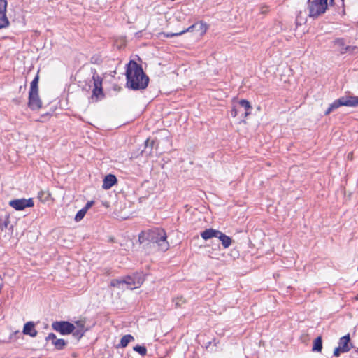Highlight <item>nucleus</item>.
<instances>
[{"instance_id": "24", "label": "nucleus", "mask_w": 358, "mask_h": 358, "mask_svg": "<svg viewBox=\"0 0 358 358\" xmlns=\"http://www.w3.org/2000/svg\"><path fill=\"white\" fill-rule=\"evenodd\" d=\"M133 349L134 351L138 352L142 356L145 355L147 353V349L144 346L136 345Z\"/></svg>"}, {"instance_id": "16", "label": "nucleus", "mask_w": 358, "mask_h": 358, "mask_svg": "<svg viewBox=\"0 0 358 358\" xmlns=\"http://www.w3.org/2000/svg\"><path fill=\"white\" fill-rule=\"evenodd\" d=\"M218 238L224 247V248H228L232 243V239L231 237L227 236L222 231L220 232V234L218 235Z\"/></svg>"}, {"instance_id": "3", "label": "nucleus", "mask_w": 358, "mask_h": 358, "mask_svg": "<svg viewBox=\"0 0 358 358\" xmlns=\"http://www.w3.org/2000/svg\"><path fill=\"white\" fill-rule=\"evenodd\" d=\"M144 282V278L140 274L127 275L122 278L113 279L110 282V286L120 289H134L139 287Z\"/></svg>"}, {"instance_id": "38", "label": "nucleus", "mask_w": 358, "mask_h": 358, "mask_svg": "<svg viewBox=\"0 0 358 358\" xmlns=\"http://www.w3.org/2000/svg\"><path fill=\"white\" fill-rule=\"evenodd\" d=\"M331 1H332L333 0H331ZM341 1H343V0H341Z\"/></svg>"}, {"instance_id": "4", "label": "nucleus", "mask_w": 358, "mask_h": 358, "mask_svg": "<svg viewBox=\"0 0 358 358\" xmlns=\"http://www.w3.org/2000/svg\"><path fill=\"white\" fill-rule=\"evenodd\" d=\"M327 0H308L309 16L317 17L327 9Z\"/></svg>"}, {"instance_id": "2", "label": "nucleus", "mask_w": 358, "mask_h": 358, "mask_svg": "<svg viewBox=\"0 0 358 358\" xmlns=\"http://www.w3.org/2000/svg\"><path fill=\"white\" fill-rule=\"evenodd\" d=\"M138 240L142 243L145 241L157 243L159 250L166 251L169 248L165 231L162 228H154L142 231L138 236Z\"/></svg>"}, {"instance_id": "11", "label": "nucleus", "mask_w": 358, "mask_h": 358, "mask_svg": "<svg viewBox=\"0 0 358 358\" xmlns=\"http://www.w3.org/2000/svg\"><path fill=\"white\" fill-rule=\"evenodd\" d=\"M74 328L75 329L72 331L73 336L77 339L81 338L86 331V329H85V322L83 321L76 322Z\"/></svg>"}, {"instance_id": "18", "label": "nucleus", "mask_w": 358, "mask_h": 358, "mask_svg": "<svg viewBox=\"0 0 358 358\" xmlns=\"http://www.w3.org/2000/svg\"><path fill=\"white\" fill-rule=\"evenodd\" d=\"M134 340V338L131 334L124 335V336L122 337V338L120 340V343L118 345V347L125 348L127 346L129 343H130L131 341H133Z\"/></svg>"}, {"instance_id": "15", "label": "nucleus", "mask_w": 358, "mask_h": 358, "mask_svg": "<svg viewBox=\"0 0 358 358\" xmlns=\"http://www.w3.org/2000/svg\"><path fill=\"white\" fill-rule=\"evenodd\" d=\"M116 177L113 174H108L104 178L102 187L104 189H109L116 183Z\"/></svg>"}, {"instance_id": "35", "label": "nucleus", "mask_w": 358, "mask_h": 358, "mask_svg": "<svg viewBox=\"0 0 358 358\" xmlns=\"http://www.w3.org/2000/svg\"><path fill=\"white\" fill-rule=\"evenodd\" d=\"M150 143V146L152 147L153 144H154V141H152L150 142L149 139H147L146 141H145L146 146H148Z\"/></svg>"}, {"instance_id": "26", "label": "nucleus", "mask_w": 358, "mask_h": 358, "mask_svg": "<svg viewBox=\"0 0 358 358\" xmlns=\"http://www.w3.org/2000/svg\"><path fill=\"white\" fill-rule=\"evenodd\" d=\"M159 34L161 36H164L166 38H171V37H173V36H181L182 33H180V31L178 32V33H172V32L165 33V32H162V33H160Z\"/></svg>"}, {"instance_id": "8", "label": "nucleus", "mask_w": 358, "mask_h": 358, "mask_svg": "<svg viewBox=\"0 0 358 358\" xmlns=\"http://www.w3.org/2000/svg\"><path fill=\"white\" fill-rule=\"evenodd\" d=\"M9 205L16 210H22L27 207L34 206V201L32 199H20L11 200Z\"/></svg>"}, {"instance_id": "28", "label": "nucleus", "mask_w": 358, "mask_h": 358, "mask_svg": "<svg viewBox=\"0 0 358 358\" xmlns=\"http://www.w3.org/2000/svg\"><path fill=\"white\" fill-rule=\"evenodd\" d=\"M198 25H199L200 30L201 33H205L207 30V25L206 23H203V22H200L198 23Z\"/></svg>"}, {"instance_id": "31", "label": "nucleus", "mask_w": 358, "mask_h": 358, "mask_svg": "<svg viewBox=\"0 0 358 358\" xmlns=\"http://www.w3.org/2000/svg\"><path fill=\"white\" fill-rule=\"evenodd\" d=\"M93 204H94V201H87L85 206L83 208L85 209L86 212H87V210L92 206Z\"/></svg>"}, {"instance_id": "13", "label": "nucleus", "mask_w": 358, "mask_h": 358, "mask_svg": "<svg viewBox=\"0 0 358 358\" xmlns=\"http://www.w3.org/2000/svg\"><path fill=\"white\" fill-rule=\"evenodd\" d=\"M23 334L25 335H29L31 337H36L37 336V331L35 329V324L34 322H27L24 325Z\"/></svg>"}, {"instance_id": "17", "label": "nucleus", "mask_w": 358, "mask_h": 358, "mask_svg": "<svg viewBox=\"0 0 358 358\" xmlns=\"http://www.w3.org/2000/svg\"><path fill=\"white\" fill-rule=\"evenodd\" d=\"M239 105L241 107L245 109V114L244 117H247L248 115L251 113L252 107L250 106V103L249 101H248L245 99H241L239 101Z\"/></svg>"}, {"instance_id": "30", "label": "nucleus", "mask_w": 358, "mask_h": 358, "mask_svg": "<svg viewBox=\"0 0 358 358\" xmlns=\"http://www.w3.org/2000/svg\"><path fill=\"white\" fill-rule=\"evenodd\" d=\"M341 353H343V350L338 346L337 348H335L334 351V355L335 357H338L341 355Z\"/></svg>"}, {"instance_id": "5", "label": "nucleus", "mask_w": 358, "mask_h": 358, "mask_svg": "<svg viewBox=\"0 0 358 358\" xmlns=\"http://www.w3.org/2000/svg\"><path fill=\"white\" fill-rule=\"evenodd\" d=\"M358 106V97L342 96L335 100L325 111V115H329L340 106Z\"/></svg>"}, {"instance_id": "21", "label": "nucleus", "mask_w": 358, "mask_h": 358, "mask_svg": "<svg viewBox=\"0 0 358 358\" xmlns=\"http://www.w3.org/2000/svg\"><path fill=\"white\" fill-rule=\"evenodd\" d=\"M52 344L56 349L62 350L66 346V342L64 339L57 338Z\"/></svg>"}, {"instance_id": "37", "label": "nucleus", "mask_w": 358, "mask_h": 358, "mask_svg": "<svg viewBox=\"0 0 358 358\" xmlns=\"http://www.w3.org/2000/svg\"><path fill=\"white\" fill-rule=\"evenodd\" d=\"M4 226H5L6 228L7 227V222H6L4 224Z\"/></svg>"}, {"instance_id": "32", "label": "nucleus", "mask_w": 358, "mask_h": 358, "mask_svg": "<svg viewBox=\"0 0 358 358\" xmlns=\"http://www.w3.org/2000/svg\"><path fill=\"white\" fill-rule=\"evenodd\" d=\"M231 115L235 117L238 115V110L236 108H233L231 110Z\"/></svg>"}, {"instance_id": "12", "label": "nucleus", "mask_w": 358, "mask_h": 358, "mask_svg": "<svg viewBox=\"0 0 358 358\" xmlns=\"http://www.w3.org/2000/svg\"><path fill=\"white\" fill-rule=\"evenodd\" d=\"M350 335L347 334L339 339L338 347L343 350V352H348L352 347L350 343Z\"/></svg>"}, {"instance_id": "14", "label": "nucleus", "mask_w": 358, "mask_h": 358, "mask_svg": "<svg viewBox=\"0 0 358 358\" xmlns=\"http://www.w3.org/2000/svg\"><path fill=\"white\" fill-rule=\"evenodd\" d=\"M220 231L214 229H207L201 232V236L204 240H208L212 238H217Z\"/></svg>"}, {"instance_id": "19", "label": "nucleus", "mask_w": 358, "mask_h": 358, "mask_svg": "<svg viewBox=\"0 0 358 358\" xmlns=\"http://www.w3.org/2000/svg\"><path fill=\"white\" fill-rule=\"evenodd\" d=\"M322 349V338L320 336H319L315 339V341L313 342L312 350L316 351V352H321Z\"/></svg>"}, {"instance_id": "36", "label": "nucleus", "mask_w": 358, "mask_h": 358, "mask_svg": "<svg viewBox=\"0 0 358 358\" xmlns=\"http://www.w3.org/2000/svg\"><path fill=\"white\" fill-rule=\"evenodd\" d=\"M3 284H0V291L1 290V289L3 288Z\"/></svg>"}, {"instance_id": "39", "label": "nucleus", "mask_w": 358, "mask_h": 358, "mask_svg": "<svg viewBox=\"0 0 358 358\" xmlns=\"http://www.w3.org/2000/svg\"><path fill=\"white\" fill-rule=\"evenodd\" d=\"M357 351H358V348H357Z\"/></svg>"}, {"instance_id": "22", "label": "nucleus", "mask_w": 358, "mask_h": 358, "mask_svg": "<svg viewBox=\"0 0 358 358\" xmlns=\"http://www.w3.org/2000/svg\"><path fill=\"white\" fill-rule=\"evenodd\" d=\"M50 196V194L48 193V192H44V191H41L39 193H38V199L42 201L43 202H45L47 201L49 198Z\"/></svg>"}, {"instance_id": "27", "label": "nucleus", "mask_w": 358, "mask_h": 358, "mask_svg": "<svg viewBox=\"0 0 358 358\" xmlns=\"http://www.w3.org/2000/svg\"><path fill=\"white\" fill-rule=\"evenodd\" d=\"M198 25V23H196L194 24H192L191 25L190 27H189L188 28L182 30L180 31V33H182V35L186 32H190V31H192L194 30V29Z\"/></svg>"}, {"instance_id": "9", "label": "nucleus", "mask_w": 358, "mask_h": 358, "mask_svg": "<svg viewBox=\"0 0 358 358\" xmlns=\"http://www.w3.org/2000/svg\"><path fill=\"white\" fill-rule=\"evenodd\" d=\"M28 106L32 110H37L41 108L42 101L39 97L38 92H29Z\"/></svg>"}, {"instance_id": "34", "label": "nucleus", "mask_w": 358, "mask_h": 358, "mask_svg": "<svg viewBox=\"0 0 358 358\" xmlns=\"http://www.w3.org/2000/svg\"><path fill=\"white\" fill-rule=\"evenodd\" d=\"M335 43L336 44H338L339 45H344V43H343V40L342 38H338L335 41Z\"/></svg>"}, {"instance_id": "6", "label": "nucleus", "mask_w": 358, "mask_h": 358, "mask_svg": "<svg viewBox=\"0 0 358 358\" xmlns=\"http://www.w3.org/2000/svg\"><path fill=\"white\" fill-rule=\"evenodd\" d=\"M52 328L62 335L69 334L75 329L73 324L66 321L54 322Z\"/></svg>"}, {"instance_id": "1", "label": "nucleus", "mask_w": 358, "mask_h": 358, "mask_svg": "<svg viewBox=\"0 0 358 358\" xmlns=\"http://www.w3.org/2000/svg\"><path fill=\"white\" fill-rule=\"evenodd\" d=\"M128 88L134 90H144L147 87L149 78L145 74L141 66L134 61H130L126 71Z\"/></svg>"}, {"instance_id": "33", "label": "nucleus", "mask_w": 358, "mask_h": 358, "mask_svg": "<svg viewBox=\"0 0 358 358\" xmlns=\"http://www.w3.org/2000/svg\"><path fill=\"white\" fill-rule=\"evenodd\" d=\"M268 7L267 6H262L260 8V12L262 13V14H264V13H266L268 12Z\"/></svg>"}, {"instance_id": "29", "label": "nucleus", "mask_w": 358, "mask_h": 358, "mask_svg": "<svg viewBox=\"0 0 358 358\" xmlns=\"http://www.w3.org/2000/svg\"><path fill=\"white\" fill-rule=\"evenodd\" d=\"M57 339V337L55 334L50 333L48 336L46 337V341H51L52 343Z\"/></svg>"}, {"instance_id": "20", "label": "nucleus", "mask_w": 358, "mask_h": 358, "mask_svg": "<svg viewBox=\"0 0 358 358\" xmlns=\"http://www.w3.org/2000/svg\"><path fill=\"white\" fill-rule=\"evenodd\" d=\"M38 80L39 76L38 75H36L31 83L29 92H38Z\"/></svg>"}, {"instance_id": "10", "label": "nucleus", "mask_w": 358, "mask_h": 358, "mask_svg": "<svg viewBox=\"0 0 358 358\" xmlns=\"http://www.w3.org/2000/svg\"><path fill=\"white\" fill-rule=\"evenodd\" d=\"M6 0H0V29L9 25V20L6 16Z\"/></svg>"}, {"instance_id": "7", "label": "nucleus", "mask_w": 358, "mask_h": 358, "mask_svg": "<svg viewBox=\"0 0 358 358\" xmlns=\"http://www.w3.org/2000/svg\"><path fill=\"white\" fill-rule=\"evenodd\" d=\"M92 80L94 84V89L92 90V99L96 98V101L99 96H103V90H102V79L97 74L96 71L95 69H92Z\"/></svg>"}, {"instance_id": "23", "label": "nucleus", "mask_w": 358, "mask_h": 358, "mask_svg": "<svg viewBox=\"0 0 358 358\" xmlns=\"http://www.w3.org/2000/svg\"><path fill=\"white\" fill-rule=\"evenodd\" d=\"M185 302L186 301L182 296H178L173 299V303L176 308L181 307Z\"/></svg>"}, {"instance_id": "25", "label": "nucleus", "mask_w": 358, "mask_h": 358, "mask_svg": "<svg viewBox=\"0 0 358 358\" xmlns=\"http://www.w3.org/2000/svg\"><path fill=\"white\" fill-rule=\"evenodd\" d=\"M86 210L85 209H80L77 214L75 216V220L76 222H80L85 215L86 214Z\"/></svg>"}]
</instances>
